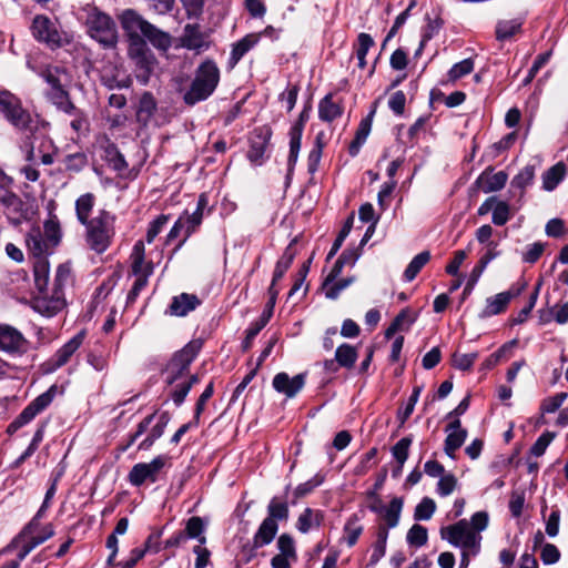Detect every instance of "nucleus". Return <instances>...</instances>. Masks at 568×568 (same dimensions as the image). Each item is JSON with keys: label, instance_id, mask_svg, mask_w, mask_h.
Here are the masks:
<instances>
[{"label": "nucleus", "instance_id": "nucleus-1", "mask_svg": "<svg viewBox=\"0 0 568 568\" xmlns=\"http://www.w3.org/2000/svg\"><path fill=\"white\" fill-rule=\"evenodd\" d=\"M60 240L61 231L55 216L48 219L43 223V227L33 226L26 235L28 252L34 257V285L41 291L49 285L50 263L48 255L58 246Z\"/></svg>", "mask_w": 568, "mask_h": 568}, {"label": "nucleus", "instance_id": "nucleus-2", "mask_svg": "<svg viewBox=\"0 0 568 568\" xmlns=\"http://www.w3.org/2000/svg\"><path fill=\"white\" fill-rule=\"evenodd\" d=\"M488 520L486 511H477L471 516L470 521L462 519L442 528L440 537L452 546L477 556L481 548L483 537L480 532L487 528Z\"/></svg>", "mask_w": 568, "mask_h": 568}, {"label": "nucleus", "instance_id": "nucleus-3", "mask_svg": "<svg viewBox=\"0 0 568 568\" xmlns=\"http://www.w3.org/2000/svg\"><path fill=\"white\" fill-rule=\"evenodd\" d=\"M197 352L199 346L196 344H187L173 356L165 369V381L171 387L170 394L176 405L184 400L192 385L197 382L195 375L189 374V367Z\"/></svg>", "mask_w": 568, "mask_h": 568}, {"label": "nucleus", "instance_id": "nucleus-4", "mask_svg": "<svg viewBox=\"0 0 568 568\" xmlns=\"http://www.w3.org/2000/svg\"><path fill=\"white\" fill-rule=\"evenodd\" d=\"M220 82V69L211 60H204L196 69L189 91L184 94L187 104H195L206 100L216 89Z\"/></svg>", "mask_w": 568, "mask_h": 568}, {"label": "nucleus", "instance_id": "nucleus-5", "mask_svg": "<svg viewBox=\"0 0 568 568\" xmlns=\"http://www.w3.org/2000/svg\"><path fill=\"white\" fill-rule=\"evenodd\" d=\"M83 12L90 37L105 48H113L119 38L113 19L93 6L84 7Z\"/></svg>", "mask_w": 568, "mask_h": 568}, {"label": "nucleus", "instance_id": "nucleus-6", "mask_svg": "<svg viewBox=\"0 0 568 568\" xmlns=\"http://www.w3.org/2000/svg\"><path fill=\"white\" fill-rule=\"evenodd\" d=\"M115 216L108 211H101L95 217L84 224L87 242L91 250L103 253L108 250L114 236Z\"/></svg>", "mask_w": 568, "mask_h": 568}, {"label": "nucleus", "instance_id": "nucleus-7", "mask_svg": "<svg viewBox=\"0 0 568 568\" xmlns=\"http://www.w3.org/2000/svg\"><path fill=\"white\" fill-rule=\"evenodd\" d=\"M53 536L54 528L51 524L42 526L38 518H32L11 545L18 550L17 557L19 560H23L36 547Z\"/></svg>", "mask_w": 568, "mask_h": 568}, {"label": "nucleus", "instance_id": "nucleus-8", "mask_svg": "<svg viewBox=\"0 0 568 568\" xmlns=\"http://www.w3.org/2000/svg\"><path fill=\"white\" fill-rule=\"evenodd\" d=\"M40 75L51 88L48 93L51 101L63 112L74 110V104L69 100L68 92L64 90V83L68 81L65 71L55 65H48L40 71Z\"/></svg>", "mask_w": 568, "mask_h": 568}, {"label": "nucleus", "instance_id": "nucleus-9", "mask_svg": "<svg viewBox=\"0 0 568 568\" xmlns=\"http://www.w3.org/2000/svg\"><path fill=\"white\" fill-rule=\"evenodd\" d=\"M0 112L20 130H31V115L22 109L20 100L9 91H0Z\"/></svg>", "mask_w": 568, "mask_h": 568}, {"label": "nucleus", "instance_id": "nucleus-10", "mask_svg": "<svg viewBox=\"0 0 568 568\" xmlns=\"http://www.w3.org/2000/svg\"><path fill=\"white\" fill-rule=\"evenodd\" d=\"M30 29L34 39L51 48L61 47L64 42V34L59 29L57 21L44 14L36 16Z\"/></svg>", "mask_w": 568, "mask_h": 568}, {"label": "nucleus", "instance_id": "nucleus-11", "mask_svg": "<svg viewBox=\"0 0 568 568\" xmlns=\"http://www.w3.org/2000/svg\"><path fill=\"white\" fill-rule=\"evenodd\" d=\"M169 457L166 455H159L150 463L135 464L129 475L128 479L131 485L135 487L142 486L144 483H155L159 479L161 470L168 465Z\"/></svg>", "mask_w": 568, "mask_h": 568}, {"label": "nucleus", "instance_id": "nucleus-12", "mask_svg": "<svg viewBox=\"0 0 568 568\" xmlns=\"http://www.w3.org/2000/svg\"><path fill=\"white\" fill-rule=\"evenodd\" d=\"M132 270L136 280L130 292V296H136L141 290L146 285L148 277L153 273V264L144 261V243L138 241L131 254Z\"/></svg>", "mask_w": 568, "mask_h": 568}, {"label": "nucleus", "instance_id": "nucleus-13", "mask_svg": "<svg viewBox=\"0 0 568 568\" xmlns=\"http://www.w3.org/2000/svg\"><path fill=\"white\" fill-rule=\"evenodd\" d=\"M39 294L32 300V308L45 317H52L58 314L64 306L62 293L53 292L48 294V286L41 291L37 287Z\"/></svg>", "mask_w": 568, "mask_h": 568}, {"label": "nucleus", "instance_id": "nucleus-14", "mask_svg": "<svg viewBox=\"0 0 568 568\" xmlns=\"http://www.w3.org/2000/svg\"><path fill=\"white\" fill-rule=\"evenodd\" d=\"M130 54L135 61L138 79L145 84L155 67V59L153 54L142 42L135 43L134 47L131 48Z\"/></svg>", "mask_w": 568, "mask_h": 568}, {"label": "nucleus", "instance_id": "nucleus-15", "mask_svg": "<svg viewBox=\"0 0 568 568\" xmlns=\"http://www.w3.org/2000/svg\"><path fill=\"white\" fill-rule=\"evenodd\" d=\"M84 339V333L81 332L68 341L48 361L45 372L52 373L64 366L71 356L79 349Z\"/></svg>", "mask_w": 568, "mask_h": 568}, {"label": "nucleus", "instance_id": "nucleus-16", "mask_svg": "<svg viewBox=\"0 0 568 568\" xmlns=\"http://www.w3.org/2000/svg\"><path fill=\"white\" fill-rule=\"evenodd\" d=\"M273 388L285 395L287 398H293L302 390L305 385V375L297 374L291 377L287 373H277L272 381Z\"/></svg>", "mask_w": 568, "mask_h": 568}, {"label": "nucleus", "instance_id": "nucleus-17", "mask_svg": "<svg viewBox=\"0 0 568 568\" xmlns=\"http://www.w3.org/2000/svg\"><path fill=\"white\" fill-rule=\"evenodd\" d=\"M57 394L58 387L55 385H52L47 392L39 395L23 409V412L20 415V423H30L39 413H41L51 404Z\"/></svg>", "mask_w": 568, "mask_h": 568}, {"label": "nucleus", "instance_id": "nucleus-18", "mask_svg": "<svg viewBox=\"0 0 568 568\" xmlns=\"http://www.w3.org/2000/svg\"><path fill=\"white\" fill-rule=\"evenodd\" d=\"M26 339L23 335L12 326L0 325V349L7 353L23 351Z\"/></svg>", "mask_w": 568, "mask_h": 568}, {"label": "nucleus", "instance_id": "nucleus-19", "mask_svg": "<svg viewBox=\"0 0 568 568\" xmlns=\"http://www.w3.org/2000/svg\"><path fill=\"white\" fill-rule=\"evenodd\" d=\"M182 47L199 52L209 48L207 37L200 30L197 24H186L181 37Z\"/></svg>", "mask_w": 568, "mask_h": 568}, {"label": "nucleus", "instance_id": "nucleus-20", "mask_svg": "<svg viewBox=\"0 0 568 568\" xmlns=\"http://www.w3.org/2000/svg\"><path fill=\"white\" fill-rule=\"evenodd\" d=\"M516 296L515 293L507 291L501 292L490 297H487L485 301V306L481 310L479 317L488 318L500 313H504L510 303V301Z\"/></svg>", "mask_w": 568, "mask_h": 568}, {"label": "nucleus", "instance_id": "nucleus-21", "mask_svg": "<svg viewBox=\"0 0 568 568\" xmlns=\"http://www.w3.org/2000/svg\"><path fill=\"white\" fill-rule=\"evenodd\" d=\"M260 39L261 33H250L233 43L227 62L229 68L233 69L239 63V61L258 43Z\"/></svg>", "mask_w": 568, "mask_h": 568}, {"label": "nucleus", "instance_id": "nucleus-22", "mask_svg": "<svg viewBox=\"0 0 568 568\" xmlns=\"http://www.w3.org/2000/svg\"><path fill=\"white\" fill-rule=\"evenodd\" d=\"M119 20L131 38H138L140 34H143L145 27L150 23L131 9L124 10L119 16Z\"/></svg>", "mask_w": 568, "mask_h": 568}, {"label": "nucleus", "instance_id": "nucleus-23", "mask_svg": "<svg viewBox=\"0 0 568 568\" xmlns=\"http://www.w3.org/2000/svg\"><path fill=\"white\" fill-rule=\"evenodd\" d=\"M507 174L503 171L483 172L477 179V185L484 193H491L501 190L507 182Z\"/></svg>", "mask_w": 568, "mask_h": 568}, {"label": "nucleus", "instance_id": "nucleus-24", "mask_svg": "<svg viewBox=\"0 0 568 568\" xmlns=\"http://www.w3.org/2000/svg\"><path fill=\"white\" fill-rule=\"evenodd\" d=\"M278 530L277 523L272 518H265L253 537L254 548H261L271 544Z\"/></svg>", "mask_w": 568, "mask_h": 568}, {"label": "nucleus", "instance_id": "nucleus-25", "mask_svg": "<svg viewBox=\"0 0 568 568\" xmlns=\"http://www.w3.org/2000/svg\"><path fill=\"white\" fill-rule=\"evenodd\" d=\"M342 113V105L333 100L332 94H327L318 103V116L322 121L332 122L339 118Z\"/></svg>", "mask_w": 568, "mask_h": 568}, {"label": "nucleus", "instance_id": "nucleus-26", "mask_svg": "<svg viewBox=\"0 0 568 568\" xmlns=\"http://www.w3.org/2000/svg\"><path fill=\"white\" fill-rule=\"evenodd\" d=\"M523 20L519 18L500 20L496 24V39L507 41L521 31Z\"/></svg>", "mask_w": 568, "mask_h": 568}, {"label": "nucleus", "instance_id": "nucleus-27", "mask_svg": "<svg viewBox=\"0 0 568 568\" xmlns=\"http://www.w3.org/2000/svg\"><path fill=\"white\" fill-rule=\"evenodd\" d=\"M142 36L159 50L166 51L172 44L171 36L151 23L145 27Z\"/></svg>", "mask_w": 568, "mask_h": 568}, {"label": "nucleus", "instance_id": "nucleus-28", "mask_svg": "<svg viewBox=\"0 0 568 568\" xmlns=\"http://www.w3.org/2000/svg\"><path fill=\"white\" fill-rule=\"evenodd\" d=\"M402 509V498L394 497L384 509V511L379 515V517L385 521V524H382L381 526L387 527V531L390 528H395L399 523Z\"/></svg>", "mask_w": 568, "mask_h": 568}, {"label": "nucleus", "instance_id": "nucleus-29", "mask_svg": "<svg viewBox=\"0 0 568 568\" xmlns=\"http://www.w3.org/2000/svg\"><path fill=\"white\" fill-rule=\"evenodd\" d=\"M20 148H21V151L24 153L26 161L29 162V164H27L20 169V172L26 178V180L36 182V181H38L40 173L33 166V163L37 160L33 144L26 141Z\"/></svg>", "mask_w": 568, "mask_h": 568}, {"label": "nucleus", "instance_id": "nucleus-30", "mask_svg": "<svg viewBox=\"0 0 568 568\" xmlns=\"http://www.w3.org/2000/svg\"><path fill=\"white\" fill-rule=\"evenodd\" d=\"M566 175V166L559 162L548 169L542 175V187L546 191H554Z\"/></svg>", "mask_w": 568, "mask_h": 568}, {"label": "nucleus", "instance_id": "nucleus-31", "mask_svg": "<svg viewBox=\"0 0 568 568\" xmlns=\"http://www.w3.org/2000/svg\"><path fill=\"white\" fill-rule=\"evenodd\" d=\"M197 298L193 295L181 294L178 297H174L171 305L170 311L171 314L176 316H184L189 312L193 311L196 307Z\"/></svg>", "mask_w": 568, "mask_h": 568}, {"label": "nucleus", "instance_id": "nucleus-32", "mask_svg": "<svg viewBox=\"0 0 568 568\" xmlns=\"http://www.w3.org/2000/svg\"><path fill=\"white\" fill-rule=\"evenodd\" d=\"M322 519H323V516L318 510H313L311 508H306L298 516L296 527L301 532L306 534L313 527H320Z\"/></svg>", "mask_w": 568, "mask_h": 568}, {"label": "nucleus", "instance_id": "nucleus-33", "mask_svg": "<svg viewBox=\"0 0 568 568\" xmlns=\"http://www.w3.org/2000/svg\"><path fill=\"white\" fill-rule=\"evenodd\" d=\"M387 539V527L378 526L376 532V541L373 545V551L369 557L371 565H376L385 556Z\"/></svg>", "mask_w": 568, "mask_h": 568}, {"label": "nucleus", "instance_id": "nucleus-34", "mask_svg": "<svg viewBox=\"0 0 568 568\" xmlns=\"http://www.w3.org/2000/svg\"><path fill=\"white\" fill-rule=\"evenodd\" d=\"M335 359L339 367L353 368L357 359V349L349 344H342L336 348Z\"/></svg>", "mask_w": 568, "mask_h": 568}, {"label": "nucleus", "instance_id": "nucleus-35", "mask_svg": "<svg viewBox=\"0 0 568 568\" xmlns=\"http://www.w3.org/2000/svg\"><path fill=\"white\" fill-rule=\"evenodd\" d=\"M94 195L92 193H85L75 201L77 217L81 224L90 222L89 216L94 206Z\"/></svg>", "mask_w": 568, "mask_h": 568}, {"label": "nucleus", "instance_id": "nucleus-36", "mask_svg": "<svg viewBox=\"0 0 568 568\" xmlns=\"http://www.w3.org/2000/svg\"><path fill=\"white\" fill-rule=\"evenodd\" d=\"M156 108V103L151 93H144L139 102L136 118L138 121L146 124L153 115Z\"/></svg>", "mask_w": 568, "mask_h": 568}, {"label": "nucleus", "instance_id": "nucleus-37", "mask_svg": "<svg viewBox=\"0 0 568 568\" xmlns=\"http://www.w3.org/2000/svg\"><path fill=\"white\" fill-rule=\"evenodd\" d=\"M372 129V119L371 116H367L363 119L358 125V129L356 131L355 139L349 145V153L351 155H356L361 149V146L365 143L367 136L369 135Z\"/></svg>", "mask_w": 568, "mask_h": 568}, {"label": "nucleus", "instance_id": "nucleus-38", "mask_svg": "<svg viewBox=\"0 0 568 568\" xmlns=\"http://www.w3.org/2000/svg\"><path fill=\"white\" fill-rule=\"evenodd\" d=\"M187 539H197L201 545L206 542V537L203 535L204 532V523L202 518L194 516L191 517L185 525V529L183 531Z\"/></svg>", "mask_w": 568, "mask_h": 568}, {"label": "nucleus", "instance_id": "nucleus-39", "mask_svg": "<svg viewBox=\"0 0 568 568\" xmlns=\"http://www.w3.org/2000/svg\"><path fill=\"white\" fill-rule=\"evenodd\" d=\"M568 393L560 392L552 396L546 397L540 404V412L545 416L547 414L556 413L562 404L567 400Z\"/></svg>", "mask_w": 568, "mask_h": 568}, {"label": "nucleus", "instance_id": "nucleus-40", "mask_svg": "<svg viewBox=\"0 0 568 568\" xmlns=\"http://www.w3.org/2000/svg\"><path fill=\"white\" fill-rule=\"evenodd\" d=\"M0 203L4 209L13 213L22 210V201L11 191V186L0 189Z\"/></svg>", "mask_w": 568, "mask_h": 568}, {"label": "nucleus", "instance_id": "nucleus-41", "mask_svg": "<svg viewBox=\"0 0 568 568\" xmlns=\"http://www.w3.org/2000/svg\"><path fill=\"white\" fill-rule=\"evenodd\" d=\"M430 254L429 252H422L417 254L408 264L407 268L405 270L404 276L405 280L410 282L413 281L416 275L419 273V271L426 265V263L429 261Z\"/></svg>", "mask_w": 568, "mask_h": 568}, {"label": "nucleus", "instance_id": "nucleus-42", "mask_svg": "<svg viewBox=\"0 0 568 568\" xmlns=\"http://www.w3.org/2000/svg\"><path fill=\"white\" fill-rule=\"evenodd\" d=\"M422 386H415L407 402L403 405L402 408H399L397 418L400 424L406 423L413 414L415 405L418 402L419 395L422 393Z\"/></svg>", "mask_w": 568, "mask_h": 568}, {"label": "nucleus", "instance_id": "nucleus-43", "mask_svg": "<svg viewBox=\"0 0 568 568\" xmlns=\"http://www.w3.org/2000/svg\"><path fill=\"white\" fill-rule=\"evenodd\" d=\"M410 444L412 439L409 437H404L393 447V456L398 463V469L394 475H398L400 473L404 463L407 460Z\"/></svg>", "mask_w": 568, "mask_h": 568}, {"label": "nucleus", "instance_id": "nucleus-44", "mask_svg": "<svg viewBox=\"0 0 568 568\" xmlns=\"http://www.w3.org/2000/svg\"><path fill=\"white\" fill-rule=\"evenodd\" d=\"M466 439V430L456 428L450 433L445 442V452L448 456L454 457V453L464 444Z\"/></svg>", "mask_w": 568, "mask_h": 568}, {"label": "nucleus", "instance_id": "nucleus-45", "mask_svg": "<svg viewBox=\"0 0 568 568\" xmlns=\"http://www.w3.org/2000/svg\"><path fill=\"white\" fill-rule=\"evenodd\" d=\"M276 547L280 555L286 556L293 559V561L297 560L295 541L288 534H282L277 538Z\"/></svg>", "mask_w": 568, "mask_h": 568}, {"label": "nucleus", "instance_id": "nucleus-46", "mask_svg": "<svg viewBox=\"0 0 568 568\" xmlns=\"http://www.w3.org/2000/svg\"><path fill=\"white\" fill-rule=\"evenodd\" d=\"M436 510V504L432 498L425 497L416 506L414 518L416 520H428Z\"/></svg>", "mask_w": 568, "mask_h": 568}, {"label": "nucleus", "instance_id": "nucleus-47", "mask_svg": "<svg viewBox=\"0 0 568 568\" xmlns=\"http://www.w3.org/2000/svg\"><path fill=\"white\" fill-rule=\"evenodd\" d=\"M267 513L266 518H272L274 523H277V520H284L288 517V507L286 503L273 498L268 504Z\"/></svg>", "mask_w": 568, "mask_h": 568}, {"label": "nucleus", "instance_id": "nucleus-48", "mask_svg": "<svg viewBox=\"0 0 568 568\" xmlns=\"http://www.w3.org/2000/svg\"><path fill=\"white\" fill-rule=\"evenodd\" d=\"M427 529L418 524L413 525L407 532V542L410 546L422 547L427 542Z\"/></svg>", "mask_w": 568, "mask_h": 568}, {"label": "nucleus", "instance_id": "nucleus-49", "mask_svg": "<svg viewBox=\"0 0 568 568\" xmlns=\"http://www.w3.org/2000/svg\"><path fill=\"white\" fill-rule=\"evenodd\" d=\"M324 481V476L321 475V474H316L313 478H311L310 480L303 483V484H300L295 490H294V497L295 499H300V498H303L305 496H307L308 494H311L316 487H318L320 485H322V483Z\"/></svg>", "mask_w": 568, "mask_h": 568}, {"label": "nucleus", "instance_id": "nucleus-50", "mask_svg": "<svg viewBox=\"0 0 568 568\" xmlns=\"http://www.w3.org/2000/svg\"><path fill=\"white\" fill-rule=\"evenodd\" d=\"M354 278H343V280H335L332 281L331 285H323V291L325 293V296L329 300H335L339 296L341 292L344 291L346 287H348L353 283Z\"/></svg>", "mask_w": 568, "mask_h": 568}, {"label": "nucleus", "instance_id": "nucleus-51", "mask_svg": "<svg viewBox=\"0 0 568 568\" xmlns=\"http://www.w3.org/2000/svg\"><path fill=\"white\" fill-rule=\"evenodd\" d=\"M71 278V266L68 263L60 264L55 271L53 292L62 293V288Z\"/></svg>", "mask_w": 568, "mask_h": 568}, {"label": "nucleus", "instance_id": "nucleus-52", "mask_svg": "<svg viewBox=\"0 0 568 568\" xmlns=\"http://www.w3.org/2000/svg\"><path fill=\"white\" fill-rule=\"evenodd\" d=\"M474 70V62L470 59H465L452 67L448 72V78L452 81H456L466 74H469Z\"/></svg>", "mask_w": 568, "mask_h": 568}, {"label": "nucleus", "instance_id": "nucleus-53", "mask_svg": "<svg viewBox=\"0 0 568 568\" xmlns=\"http://www.w3.org/2000/svg\"><path fill=\"white\" fill-rule=\"evenodd\" d=\"M535 176V170L532 166H525L511 181L514 187L525 190L531 184Z\"/></svg>", "mask_w": 568, "mask_h": 568}, {"label": "nucleus", "instance_id": "nucleus-54", "mask_svg": "<svg viewBox=\"0 0 568 568\" xmlns=\"http://www.w3.org/2000/svg\"><path fill=\"white\" fill-rule=\"evenodd\" d=\"M477 357H478V353H468V354L455 353L453 355L452 361H453L454 367H456L457 369L468 371L471 368V366L474 365Z\"/></svg>", "mask_w": 568, "mask_h": 568}, {"label": "nucleus", "instance_id": "nucleus-55", "mask_svg": "<svg viewBox=\"0 0 568 568\" xmlns=\"http://www.w3.org/2000/svg\"><path fill=\"white\" fill-rule=\"evenodd\" d=\"M169 222L168 215H159L155 220H153L146 232V242L152 243L154 239L164 230Z\"/></svg>", "mask_w": 568, "mask_h": 568}, {"label": "nucleus", "instance_id": "nucleus-56", "mask_svg": "<svg viewBox=\"0 0 568 568\" xmlns=\"http://www.w3.org/2000/svg\"><path fill=\"white\" fill-rule=\"evenodd\" d=\"M417 316L408 308L400 311V313L393 321L394 326L398 327L399 331L406 332L415 323Z\"/></svg>", "mask_w": 568, "mask_h": 568}, {"label": "nucleus", "instance_id": "nucleus-57", "mask_svg": "<svg viewBox=\"0 0 568 568\" xmlns=\"http://www.w3.org/2000/svg\"><path fill=\"white\" fill-rule=\"evenodd\" d=\"M363 532V527L355 520H349L344 528V539L348 547H353Z\"/></svg>", "mask_w": 568, "mask_h": 568}, {"label": "nucleus", "instance_id": "nucleus-58", "mask_svg": "<svg viewBox=\"0 0 568 568\" xmlns=\"http://www.w3.org/2000/svg\"><path fill=\"white\" fill-rule=\"evenodd\" d=\"M545 246L546 245L541 242H535L532 244L527 245L525 251L523 252V261L525 263L534 264L544 253Z\"/></svg>", "mask_w": 568, "mask_h": 568}, {"label": "nucleus", "instance_id": "nucleus-59", "mask_svg": "<svg viewBox=\"0 0 568 568\" xmlns=\"http://www.w3.org/2000/svg\"><path fill=\"white\" fill-rule=\"evenodd\" d=\"M65 113L70 114L72 116V120L70 121V125L75 132L88 131L89 121H88L87 115L82 111L78 110L74 106V110H72L71 112H65Z\"/></svg>", "mask_w": 568, "mask_h": 568}, {"label": "nucleus", "instance_id": "nucleus-60", "mask_svg": "<svg viewBox=\"0 0 568 568\" xmlns=\"http://www.w3.org/2000/svg\"><path fill=\"white\" fill-rule=\"evenodd\" d=\"M457 486V479L454 475H443L437 483L438 495L445 497L450 495Z\"/></svg>", "mask_w": 568, "mask_h": 568}, {"label": "nucleus", "instance_id": "nucleus-61", "mask_svg": "<svg viewBox=\"0 0 568 568\" xmlns=\"http://www.w3.org/2000/svg\"><path fill=\"white\" fill-rule=\"evenodd\" d=\"M554 437H555V434H552L550 432L544 433L541 436H539V438L536 440V443L531 446L530 453L535 457H540L541 455L545 454L547 447L552 442Z\"/></svg>", "mask_w": 568, "mask_h": 568}, {"label": "nucleus", "instance_id": "nucleus-62", "mask_svg": "<svg viewBox=\"0 0 568 568\" xmlns=\"http://www.w3.org/2000/svg\"><path fill=\"white\" fill-rule=\"evenodd\" d=\"M374 43L375 42L373 38L368 33H359L355 44L356 57H366L367 52L374 45Z\"/></svg>", "mask_w": 568, "mask_h": 568}, {"label": "nucleus", "instance_id": "nucleus-63", "mask_svg": "<svg viewBox=\"0 0 568 568\" xmlns=\"http://www.w3.org/2000/svg\"><path fill=\"white\" fill-rule=\"evenodd\" d=\"M509 220V206L505 202H497L493 209V223L504 225Z\"/></svg>", "mask_w": 568, "mask_h": 568}, {"label": "nucleus", "instance_id": "nucleus-64", "mask_svg": "<svg viewBox=\"0 0 568 568\" xmlns=\"http://www.w3.org/2000/svg\"><path fill=\"white\" fill-rule=\"evenodd\" d=\"M540 558L545 565H554L560 559V551L554 544H546L541 548Z\"/></svg>", "mask_w": 568, "mask_h": 568}]
</instances>
